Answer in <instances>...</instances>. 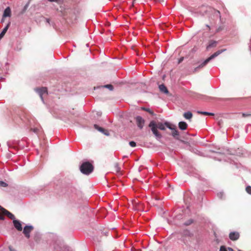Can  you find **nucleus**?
Instances as JSON below:
<instances>
[{"instance_id":"nucleus-1","label":"nucleus","mask_w":251,"mask_h":251,"mask_svg":"<svg viewBox=\"0 0 251 251\" xmlns=\"http://www.w3.org/2000/svg\"><path fill=\"white\" fill-rule=\"evenodd\" d=\"M165 123L163 124L161 122L156 123L154 121H151L149 125V126L151 128L152 132L153 134L158 138H161L162 136L161 134L157 130V128H159L161 130H165Z\"/></svg>"},{"instance_id":"nucleus-2","label":"nucleus","mask_w":251,"mask_h":251,"mask_svg":"<svg viewBox=\"0 0 251 251\" xmlns=\"http://www.w3.org/2000/svg\"><path fill=\"white\" fill-rule=\"evenodd\" d=\"M226 49H222L221 50H219L216 51L214 53L211 55L210 57L207 58L206 60H205L202 63H201L198 67L195 68L194 72H196L198 71V69L200 68H202L204 66H205L212 59H214L216 57L218 56L221 53L226 51Z\"/></svg>"},{"instance_id":"nucleus-3","label":"nucleus","mask_w":251,"mask_h":251,"mask_svg":"<svg viewBox=\"0 0 251 251\" xmlns=\"http://www.w3.org/2000/svg\"><path fill=\"white\" fill-rule=\"evenodd\" d=\"M94 170V167L89 162L83 163L80 167V172L84 175H89Z\"/></svg>"},{"instance_id":"nucleus-4","label":"nucleus","mask_w":251,"mask_h":251,"mask_svg":"<svg viewBox=\"0 0 251 251\" xmlns=\"http://www.w3.org/2000/svg\"><path fill=\"white\" fill-rule=\"evenodd\" d=\"M166 126L169 128V129H171L172 130V136L175 137L176 139L177 140H179V132L176 129V126L175 125H172L168 122H165Z\"/></svg>"},{"instance_id":"nucleus-5","label":"nucleus","mask_w":251,"mask_h":251,"mask_svg":"<svg viewBox=\"0 0 251 251\" xmlns=\"http://www.w3.org/2000/svg\"><path fill=\"white\" fill-rule=\"evenodd\" d=\"M36 92L39 94L41 100L43 101V96L44 95H48V90L46 87H41L39 88H36L35 89Z\"/></svg>"},{"instance_id":"nucleus-6","label":"nucleus","mask_w":251,"mask_h":251,"mask_svg":"<svg viewBox=\"0 0 251 251\" xmlns=\"http://www.w3.org/2000/svg\"><path fill=\"white\" fill-rule=\"evenodd\" d=\"M33 227L31 226H25L23 233L27 238L30 237V233L33 230Z\"/></svg>"},{"instance_id":"nucleus-7","label":"nucleus","mask_w":251,"mask_h":251,"mask_svg":"<svg viewBox=\"0 0 251 251\" xmlns=\"http://www.w3.org/2000/svg\"><path fill=\"white\" fill-rule=\"evenodd\" d=\"M135 120L138 127L140 129L143 128L145 124L144 119H143L141 116H137L135 118Z\"/></svg>"},{"instance_id":"nucleus-8","label":"nucleus","mask_w":251,"mask_h":251,"mask_svg":"<svg viewBox=\"0 0 251 251\" xmlns=\"http://www.w3.org/2000/svg\"><path fill=\"white\" fill-rule=\"evenodd\" d=\"M240 234L238 232H231L229 234V238L231 240L236 241L239 239Z\"/></svg>"},{"instance_id":"nucleus-9","label":"nucleus","mask_w":251,"mask_h":251,"mask_svg":"<svg viewBox=\"0 0 251 251\" xmlns=\"http://www.w3.org/2000/svg\"><path fill=\"white\" fill-rule=\"evenodd\" d=\"M13 223L14 224V226L18 230V231H22V226L21 223L20 222L17 220H14L13 221Z\"/></svg>"},{"instance_id":"nucleus-10","label":"nucleus","mask_w":251,"mask_h":251,"mask_svg":"<svg viewBox=\"0 0 251 251\" xmlns=\"http://www.w3.org/2000/svg\"><path fill=\"white\" fill-rule=\"evenodd\" d=\"M94 127L96 129L98 130L99 131H100L101 132L104 133L105 135H108V131L107 130L104 129V128L100 127L97 125H94Z\"/></svg>"},{"instance_id":"nucleus-11","label":"nucleus","mask_w":251,"mask_h":251,"mask_svg":"<svg viewBox=\"0 0 251 251\" xmlns=\"http://www.w3.org/2000/svg\"><path fill=\"white\" fill-rule=\"evenodd\" d=\"M11 16V9L9 7H7L4 11L3 14V17H10Z\"/></svg>"},{"instance_id":"nucleus-12","label":"nucleus","mask_w":251,"mask_h":251,"mask_svg":"<svg viewBox=\"0 0 251 251\" xmlns=\"http://www.w3.org/2000/svg\"><path fill=\"white\" fill-rule=\"evenodd\" d=\"M217 44V42L215 41L210 40L209 42L208 45L206 47V49L208 50L209 49L211 48H214L216 47Z\"/></svg>"},{"instance_id":"nucleus-13","label":"nucleus","mask_w":251,"mask_h":251,"mask_svg":"<svg viewBox=\"0 0 251 251\" xmlns=\"http://www.w3.org/2000/svg\"><path fill=\"white\" fill-rule=\"evenodd\" d=\"M188 126L187 124L186 123L184 122H180L178 123V127L181 130H185L187 129Z\"/></svg>"},{"instance_id":"nucleus-14","label":"nucleus","mask_w":251,"mask_h":251,"mask_svg":"<svg viewBox=\"0 0 251 251\" xmlns=\"http://www.w3.org/2000/svg\"><path fill=\"white\" fill-rule=\"evenodd\" d=\"M3 214L4 215L7 216L9 219L13 220V221L14 220H15V216L12 213H11V212H10L8 210H7L6 209L5 211V212L3 213Z\"/></svg>"},{"instance_id":"nucleus-15","label":"nucleus","mask_w":251,"mask_h":251,"mask_svg":"<svg viewBox=\"0 0 251 251\" xmlns=\"http://www.w3.org/2000/svg\"><path fill=\"white\" fill-rule=\"evenodd\" d=\"M10 23H9L7 25L3 28L2 32L0 34V40L4 36L6 32H7L9 25H10Z\"/></svg>"},{"instance_id":"nucleus-16","label":"nucleus","mask_w":251,"mask_h":251,"mask_svg":"<svg viewBox=\"0 0 251 251\" xmlns=\"http://www.w3.org/2000/svg\"><path fill=\"white\" fill-rule=\"evenodd\" d=\"M159 88L160 91H161L162 92H163L165 94L169 93V91H168L167 88L164 84L160 85L159 86Z\"/></svg>"},{"instance_id":"nucleus-17","label":"nucleus","mask_w":251,"mask_h":251,"mask_svg":"<svg viewBox=\"0 0 251 251\" xmlns=\"http://www.w3.org/2000/svg\"><path fill=\"white\" fill-rule=\"evenodd\" d=\"M183 117L186 119L190 120V119H191L192 118L193 114H192V113L191 112L188 111V112H185V113H184L183 114Z\"/></svg>"},{"instance_id":"nucleus-18","label":"nucleus","mask_w":251,"mask_h":251,"mask_svg":"<svg viewBox=\"0 0 251 251\" xmlns=\"http://www.w3.org/2000/svg\"><path fill=\"white\" fill-rule=\"evenodd\" d=\"M114 171L118 173L120 172L121 168L118 163H115L114 165Z\"/></svg>"},{"instance_id":"nucleus-19","label":"nucleus","mask_w":251,"mask_h":251,"mask_svg":"<svg viewBox=\"0 0 251 251\" xmlns=\"http://www.w3.org/2000/svg\"><path fill=\"white\" fill-rule=\"evenodd\" d=\"M197 113L198 114H202V115H210V116L214 115L213 113H209V112H202V111H197Z\"/></svg>"},{"instance_id":"nucleus-20","label":"nucleus","mask_w":251,"mask_h":251,"mask_svg":"<svg viewBox=\"0 0 251 251\" xmlns=\"http://www.w3.org/2000/svg\"><path fill=\"white\" fill-rule=\"evenodd\" d=\"M142 109L149 112L150 114H151L152 115H154L153 112L152 110H151L150 108L142 107Z\"/></svg>"},{"instance_id":"nucleus-21","label":"nucleus","mask_w":251,"mask_h":251,"mask_svg":"<svg viewBox=\"0 0 251 251\" xmlns=\"http://www.w3.org/2000/svg\"><path fill=\"white\" fill-rule=\"evenodd\" d=\"M103 87L109 89L111 91L113 90V86L111 84L105 85Z\"/></svg>"},{"instance_id":"nucleus-22","label":"nucleus","mask_w":251,"mask_h":251,"mask_svg":"<svg viewBox=\"0 0 251 251\" xmlns=\"http://www.w3.org/2000/svg\"><path fill=\"white\" fill-rule=\"evenodd\" d=\"M246 192H247L248 194H249L251 195V186H247V187L246 188Z\"/></svg>"},{"instance_id":"nucleus-23","label":"nucleus","mask_w":251,"mask_h":251,"mask_svg":"<svg viewBox=\"0 0 251 251\" xmlns=\"http://www.w3.org/2000/svg\"><path fill=\"white\" fill-rule=\"evenodd\" d=\"M7 184L5 182L2 181H0V186L2 187H6V186H7Z\"/></svg>"},{"instance_id":"nucleus-24","label":"nucleus","mask_w":251,"mask_h":251,"mask_svg":"<svg viewBox=\"0 0 251 251\" xmlns=\"http://www.w3.org/2000/svg\"><path fill=\"white\" fill-rule=\"evenodd\" d=\"M219 251H227V249L225 246H221Z\"/></svg>"},{"instance_id":"nucleus-25","label":"nucleus","mask_w":251,"mask_h":251,"mask_svg":"<svg viewBox=\"0 0 251 251\" xmlns=\"http://www.w3.org/2000/svg\"><path fill=\"white\" fill-rule=\"evenodd\" d=\"M129 144V145L132 147H135L136 145V143L134 141H130Z\"/></svg>"},{"instance_id":"nucleus-26","label":"nucleus","mask_w":251,"mask_h":251,"mask_svg":"<svg viewBox=\"0 0 251 251\" xmlns=\"http://www.w3.org/2000/svg\"><path fill=\"white\" fill-rule=\"evenodd\" d=\"M28 7V4H26L24 7V9L22 12V13L23 14L24 13H25V11L26 10L27 7Z\"/></svg>"},{"instance_id":"nucleus-27","label":"nucleus","mask_w":251,"mask_h":251,"mask_svg":"<svg viewBox=\"0 0 251 251\" xmlns=\"http://www.w3.org/2000/svg\"><path fill=\"white\" fill-rule=\"evenodd\" d=\"M251 116V113H248V114H245V113H242V117L244 118Z\"/></svg>"},{"instance_id":"nucleus-28","label":"nucleus","mask_w":251,"mask_h":251,"mask_svg":"<svg viewBox=\"0 0 251 251\" xmlns=\"http://www.w3.org/2000/svg\"><path fill=\"white\" fill-rule=\"evenodd\" d=\"M30 130L31 131H33L34 132L37 133H38V131L39 130V129L38 128H31Z\"/></svg>"},{"instance_id":"nucleus-29","label":"nucleus","mask_w":251,"mask_h":251,"mask_svg":"<svg viewBox=\"0 0 251 251\" xmlns=\"http://www.w3.org/2000/svg\"><path fill=\"white\" fill-rule=\"evenodd\" d=\"M0 210L2 214H3V213L5 212L6 209L0 205Z\"/></svg>"},{"instance_id":"nucleus-30","label":"nucleus","mask_w":251,"mask_h":251,"mask_svg":"<svg viewBox=\"0 0 251 251\" xmlns=\"http://www.w3.org/2000/svg\"><path fill=\"white\" fill-rule=\"evenodd\" d=\"M4 219V215L1 212H0V220H3Z\"/></svg>"},{"instance_id":"nucleus-31","label":"nucleus","mask_w":251,"mask_h":251,"mask_svg":"<svg viewBox=\"0 0 251 251\" xmlns=\"http://www.w3.org/2000/svg\"><path fill=\"white\" fill-rule=\"evenodd\" d=\"M223 29V28L221 27H219L216 30V32H218L219 31H220L221 30H222Z\"/></svg>"},{"instance_id":"nucleus-32","label":"nucleus","mask_w":251,"mask_h":251,"mask_svg":"<svg viewBox=\"0 0 251 251\" xmlns=\"http://www.w3.org/2000/svg\"><path fill=\"white\" fill-rule=\"evenodd\" d=\"M9 249L10 250V251H16V250L12 248V247H9Z\"/></svg>"},{"instance_id":"nucleus-33","label":"nucleus","mask_w":251,"mask_h":251,"mask_svg":"<svg viewBox=\"0 0 251 251\" xmlns=\"http://www.w3.org/2000/svg\"><path fill=\"white\" fill-rule=\"evenodd\" d=\"M183 59L184 58L182 57H181L179 60H178V63H180V62H181L183 60Z\"/></svg>"},{"instance_id":"nucleus-34","label":"nucleus","mask_w":251,"mask_h":251,"mask_svg":"<svg viewBox=\"0 0 251 251\" xmlns=\"http://www.w3.org/2000/svg\"><path fill=\"white\" fill-rule=\"evenodd\" d=\"M25 118H26L28 120V117H29V115L28 114H25Z\"/></svg>"},{"instance_id":"nucleus-35","label":"nucleus","mask_w":251,"mask_h":251,"mask_svg":"<svg viewBox=\"0 0 251 251\" xmlns=\"http://www.w3.org/2000/svg\"><path fill=\"white\" fill-rule=\"evenodd\" d=\"M228 250V251H234L233 249L231 248L228 247L227 250Z\"/></svg>"},{"instance_id":"nucleus-36","label":"nucleus","mask_w":251,"mask_h":251,"mask_svg":"<svg viewBox=\"0 0 251 251\" xmlns=\"http://www.w3.org/2000/svg\"><path fill=\"white\" fill-rule=\"evenodd\" d=\"M192 222H193L192 221L190 220V221H189L188 223H186L185 225H189L191 224Z\"/></svg>"},{"instance_id":"nucleus-37","label":"nucleus","mask_w":251,"mask_h":251,"mask_svg":"<svg viewBox=\"0 0 251 251\" xmlns=\"http://www.w3.org/2000/svg\"><path fill=\"white\" fill-rule=\"evenodd\" d=\"M46 21H47V22L48 23H49V24H50V19H46Z\"/></svg>"},{"instance_id":"nucleus-38","label":"nucleus","mask_w":251,"mask_h":251,"mask_svg":"<svg viewBox=\"0 0 251 251\" xmlns=\"http://www.w3.org/2000/svg\"><path fill=\"white\" fill-rule=\"evenodd\" d=\"M206 26L208 28L209 30L210 29V27L208 25H206Z\"/></svg>"},{"instance_id":"nucleus-39","label":"nucleus","mask_w":251,"mask_h":251,"mask_svg":"<svg viewBox=\"0 0 251 251\" xmlns=\"http://www.w3.org/2000/svg\"><path fill=\"white\" fill-rule=\"evenodd\" d=\"M221 124V123L219 121V125H220Z\"/></svg>"},{"instance_id":"nucleus-40","label":"nucleus","mask_w":251,"mask_h":251,"mask_svg":"<svg viewBox=\"0 0 251 251\" xmlns=\"http://www.w3.org/2000/svg\"><path fill=\"white\" fill-rule=\"evenodd\" d=\"M183 143H185V142L184 141H182V140H180Z\"/></svg>"},{"instance_id":"nucleus-41","label":"nucleus","mask_w":251,"mask_h":251,"mask_svg":"<svg viewBox=\"0 0 251 251\" xmlns=\"http://www.w3.org/2000/svg\"><path fill=\"white\" fill-rule=\"evenodd\" d=\"M238 251H240V250H239Z\"/></svg>"}]
</instances>
